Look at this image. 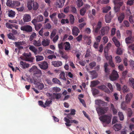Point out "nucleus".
Wrapping results in <instances>:
<instances>
[{"label":"nucleus","mask_w":134,"mask_h":134,"mask_svg":"<svg viewBox=\"0 0 134 134\" xmlns=\"http://www.w3.org/2000/svg\"><path fill=\"white\" fill-rule=\"evenodd\" d=\"M23 55V56H21L20 57V58L22 60L31 62H33V58L32 57L31 54L30 53H24Z\"/></svg>","instance_id":"1"},{"label":"nucleus","mask_w":134,"mask_h":134,"mask_svg":"<svg viewBox=\"0 0 134 134\" xmlns=\"http://www.w3.org/2000/svg\"><path fill=\"white\" fill-rule=\"evenodd\" d=\"M111 115H104L100 116L99 119L103 123L105 122L108 124L111 121Z\"/></svg>","instance_id":"2"},{"label":"nucleus","mask_w":134,"mask_h":134,"mask_svg":"<svg viewBox=\"0 0 134 134\" xmlns=\"http://www.w3.org/2000/svg\"><path fill=\"white\" fill-rule=\"evenodd\" d=\"M46 95L51 100L54 99H58L61 97L62 94L61 93H53V94L49 93H46Z\"/></svg>","instance_id":"3"},{"label":"nucleus","mask_w":134,"mask_h":134,"mask_svg":"<svg viewBox=\"0 0 134 134\" xmlns=\"http://www.w3.org/2000/svg\"><path fill=\"white\" fill-rule=\"evenodd\" d=\"M119 77V75L117 71L114 70L112 72L111 75L110 76V79L111 81L116 80Z\"/></svg>","instance_id":"4"},{"label":"nucleus","mask_w":134,"mask_h":134,"mask_svg":"<svg viewBox=\"0 0 134 134\" xmlns=\"http://www.w3.org/2000/svg\"><path fill=\"white\" fill-rule=\"evenodd\" d=\"M20 29L22 31H25L27 32H30L32 31V27L29 25H26L21 27Z\"/></svg>","instance_id":"5"},{"label":"nucleus","mask_w":134,"mask_h":134,"mask_svg":"<svg viewBox=\"0 0 134 134\" xmlns=\"http://www.w3.org/2000/svg\"><path fill=\"white\" fill-rule=\"evenodd\" d=\"M133 94L131 93L127 94L125 96V102L127 103H129L133 97Z\"/></svg>","instance_id":"6"},{"label":"nucleus","mask_w":134,"mask_h":134,"mask_svg":"<svg viewBox=\"0 0 134 134\" xmlns=\"http://www.w3.org/2000/svg\"><path fill=\"white\" fill-rule=\"evenodd\" d=\"M38 65L41 69L43 70L47 69L48 67V64L45 61L38 64Z\"/></svg>","instance_id":"7"},{"label":"nucleus","mask_w":134,"mask_h":134,"mask_svg":"<svg viewBox=\"0 0 134 134\" xmlns=\"http://www.w3.org/2000/svg\"><path fill=\"white\" fill-rule=\"evenodd\" d=\"M95 104L99 106L107 105V103L100 99L96 100H95Z\"/></svg>","instance_id":"8"},{"label":"nucleus","mask_w":134,"mask_h":134,"mask_svg":"<svg viewBox=\"0 0 134 134\" xmlns=\"http://www.w3.org/2000/svg\"><path fill=\"white\" fill-rule=\"evenodd\" d=\"M65 0H58V2L55 3L56 5L59 8H62L64 5Z\"/></svg>","instance_id":"9"},{"label":"nucleus","mask_w":134,"mask_h":134,"mask_svg":"<svg viewBox=\"0 0 134 134\" xmlns=\"http://www.w3.org/2000/svg\"><path fill=\"white\" fill-rule=\"evenodd\" d=\"M52 64L55 67H59L62 65V62L60 61H53L52 62Z\"/></svg>","instance_id":"10"},{"label":"nucleus","mask_w":134,"mask_h":134,"mask_svg":"<svg viewBox=\"0 0 134 134\" xmlns=\"http://www.w3.org/2000/svg\"><path fill=\"white\" fill-rule=\"evenodd\" d=\"M23 20L24 22H28L31 20V17L30 15L25 14L23 17Z\"/></svg>","instance_id":"11"},{"label":"nucleus","mask_w":134,"mask_h":134,"mask_svg":"<svg viewBox=\"0 0 134 134\" xmlns=\"http://www.w3.org/2000/svg\"><path fill=\"white\" fill-rule=\"evenodd\" d=\"M20 65L21 67L23 69H25L28 68L30 66V65L25 62L21 61L20 62Z\"/></svg>","instance_id":"12"},{"label":"nucleus","mask_w":134,"mask_h":134,"mask_svg":"<svg viewBox=\"0 0 134 134\" xmlns=\"http://www.w3.org/2000/svg\"><path fill=\"white\" fill-rule=\"evenodd\" d=\"M98 88L99 89L104 91L107 93H110L109 90L104 85H102L100 86H98Z\"/></svg>","instance_id":"13"},{"label":"nucleus","mask_w":134,"mask_h":134,"mask_svg":"<svg viewBox=\"0 0 134 134\" xmlns=\"http://www.w3.org/2000/svg\"><path fill=\"white\" fill-rule=\"evenodd\" d=\"M122 128V126L120 124H116L113 126V128L116 131H118Z\"/></svg>","instance_id":"14"},{"label":"nucleus","mask_w":134,"mask_h":134,"mask_svg":"<svg viewBox=\"0 0 134 134\" xmlns=\"http://www.w3.org/2000/svg\"><path fill=\"white\" fill-rule=\"evenodd\" d=\"M34 1L32 0H28L27 2V7L29 10H31L32 8V4Z\"/></svg>","instance_id":"15"},{"label":"nucleus","mask_w":134,"mask_h":134,"mask_svg":"<svg viewBox=\"0 0 134 134\" xmlns=\"http://www.w3.org/2000/svg\"><path fill=\"white\" fill-rule=\"evenodd\" d=\"M42 79L43 81H46L49 85H52L53 83L51 81L49 80V79L47 78L46 76L44 75L43 76Z\"/></svg>","instance_id":"16"},{"label":"nucleus","mask_w":134,"mask_h":134,"mask_svg":"<svg viewBox=\"0 0 134 134\" xmlns=\"http://www.w3.org/2000/svg\"><path fill=\"white\" fill-rule=\"evenodd\" d=\"M50 41L48 39H43L42 42V44L44 46H46L49 45Z\"/></svg>","instance_id":"17"},{"label":"nucleus","mask_w":134,"mask_h":134,"mask_svg":"<svg viewBox=\"0 0 134 134\" xmlns=\"http://www.w3.org/2000/svg\"><path fill=\"white\" fill-rule=\"evenodd\" d=\"M64 119L65 122L68 123H74L75 124H77L78 123V121L76 120H70L69 119L65 117L64 118Z\"/></svg>","instance_id":"18"},{"label":"nucleus","mask_w":134,"mask_h":134,"mask_svg":"<svg viewBox=\"0 0 134 134\" xmlns=\"http://www.w3.org/2000/svg\"><path fill=\"white\" fill-rule=\"evenodd\" d=\"M8 15L9 17L11 18L14 17L15 15V12L12 10H8Z\"/></svg>","instance_id":"19"},{"label":"nucleus","mask_w":134,"mask_h":134,"mask_svg":"<svg viewBox=\"0 0 134 134\" xmlns=\"http://www.w3.org/2000/svg\"><path fill=\"white\" fill-rule=\"evenodd\" d=\"M64 44L65 46V50L68 51L70 50V45L69 42H65L64 43Z\"/></svg>","instance_id":"20"},{"label":"nucleus","mask_w":134,"mask_h":134,"mask_svg":"<svg viewBox=\"0 0 134 134\" xmlns=\"http://www.w3.org/2000/svg\"><path fill=\"white\" fill-rule=\"evenodd\" d=\"M21 3L20 2L18 1H13V4L12 6V8H15L16 7H19Z\"/></svg>","instance_id":"21"},{"label":"nucleus","mask_w":134,"mask_h":134,"mask_svg":"<svg viewBox=\"0 0 134 134\" xmlns=\"http://www.w3.org/2000/svg\"><path fill=\"white\" fill-rule=\"evenodd\" d=\"M110 107L112 111L113 114L114 115L116 114L117 113L118 111L114 107V105L113 104H111Z\"/></svg>","instance_id":"22"},{"label":"nucleus","mask_w":134,"mask_h":134,"mask_svg":"<svg viewBox=\"0 0 134 134\" xmlns=\"http://www.w3.org/2000/svg\"><path fill=\"white\" fill-rule=\"evenodd\" d=\"M125 16L124 13H121L118 18L119 21L120 23H121L125 18Z\"/></svg>","instance_id":"23"},{"label":"nucleus","mask_w":134,"mask_h":134,"mask_svg":"<svg viewBox=\"0 0 134 134\" xmlns=\"http://www.w3.org/2000/svg\"><path fill=\"white\" fill-rule=\"evenodd\" d=\"M29 49L35 54V55H36L37 54V49L33 46H30L29 48Z\"/></svg>","instance_id":"24"},{"label":"nucleus","mask_w":134,"mask_h":134,"mask_svg":"<svg viewBox=\"0 0 134 134\" xmlns=\"http://www.w3.org/2000/svg\"><path fill=\"white\" fill-rule=\"evenodd\" d=\"M122 90L124 93H127L130 91V88L125 85L123 86Z\"/></svg>","instance_id":"25"},{"label":"nucleus","mask_w":134,"mask_h":134,"mask_svg":"<svg viewBox=\"0 0 134 134\" xmlns=\"http://www.w3.org/2000/svg\"><path fill=\"white\" fill-rule=\"evenodd\" d=\"M97 110L98 113L101 114H103L105 113L106 110H105L104 108H99L97 109Z\"/></svg>","instance_id":"26"},{"label":"nucleus","mask_w":134,"mask_h":134,"mask_svg":"<svg viewBox=\"0 0 134 134\" xmlns=\"http://www.w3.org/2000/svg\"><path fill=\"white\" fill-rule=\"evenodd\" d=\"M110 15H106L105 16V20L107 23H109L111 20V17H113L114 16V15L111 16L110 14Z\"/></svg>","instance_id":"27"},{"label":"nucleus","mask_w":134,"mask_h":134,"mask_svg":"<svg viewBox=\"0 0 134 134\" xmlns=\"http://www.w3.org/2000/svg\"><path fill=\"white\" fill-rule=\"evenodd\" d=\"M52 81L55 84H58L59 85H61V82L57 78H54L52 79Z\"/></svg>","instance_id":"28"},{"label":"nucleus","mask_w":134,"mask_h":134,"mask_svg":"<svg viewBox=\"0 0 134 134\" xmlns=\"http://www.w3.org/2000/svg\"><path fill=\"white\" fill-rule=\"evenodd\" d=\"M133 38L131 36L126 38L125 40L126 42V43H129L132 42Z\"/></svg>","instance_id":"29"},{"label":"nucleus","mask_w":134,"mask_h":134,"mask_svg":"<svg viewBox=\"0 0 134 134\" xmlns=\"http://www.w3.org/2000/svg\"><path fill=\"white\" fill-rule=\"evenodd\" d=\"M73 34H78L80 33V31L78 28L76 26H74L72 29Z\"/></svg>","instance_id":"30"},{"label":"nucleus","mask_w":134,"mask_h":134,"mask_svg":"<svg viewBox=\"0 0 134 134\" xmlns=\"http://www.w3.org/2000/svg\"><path fill=\"white\" fill-rule=\"evenodd\" d=\"M109 27L108 26L103 27L101 29V32L102 33H107L109 31Z\"/></svg>","instance_id":"31"},{"label":"nucleus","mask_w":134,"mask_h":134,"mask_svg":"<svg viewBox=\"0 0 134 134\" xmlns=\"http://www.w3.org/2000/svg\"><path fill=\"white\" fill-rule=\"evenodd\" d=\"M115 7H114V10L115 12L116 13L119 11L120 10V7L118 6V4L115 2H114Z\"/></svg>","instance_id":"32"},{"label":"nucleus","mask_w":134,"mask_h":134,"mask_svg":"<svg viewBox=\"0 0 134 134\" xmlns=\"http://www.w3.org/2000/svg\"><path fill=\"white\" fill-rule=\"evenodd\" d=\"M60 78L64 80H66V79L65 77V74L63 71L59 75Z\"/></svg>","instance_id":"33"},{"label":"nucleus","mask_w":134,"mask_h":134,"mask_svg":"<svg viewBox=\"0 0 134 134\" xmlns=\"http://www.w3.org/2000/svg\"><path fill=\"white\" fill-rule=\"evenodd\" d=\"M52 101L51 100H47L46 101V102L44 103V105L43 106L44 108H45L47 107L50 106V104H52Z\"/></svg>","instance_id":"34"},{"label":"nucleus","mask_w":134,"mask_h":134,"mask_svg":"<svg viewBox=\"0 0 134 134\" xmlns=\"http://www.w3.org/2000/svg\"><path fill=\"white\" fill-rule=\"evenodd\" d=\"M121 109L123 110H125L127 109V107L125 104L124 101H123L121 102Z\"/></svg>","instance_id":"35"},{"label":"nucleus","mask_w":134,"mask_h":134,"mask_svg":"<svg viewBox=\"0 0 134 134\" xmlns=\"http://www.w3.org/2000/svg\"><path fill=\"white\" fill-rule=\"evenodd\" d=\"M93 77V79L96 78L97 77V74L95 70H93L89 72Z\"/></svg>","instance_id":"36"},{"label":"nucleus","mask_w":134,"mask_h":134,"mask_svg":"<svg viewBox=\"0 0 134 134\" xmlns=\"http://www.w3.org/2000/svg\"><path fill=\"white\" fill-rule=\"evenodd\" d=\"M101 22H98L97 26L96 28L95 29L94 31L95 32L97 33L99 30L100 29L101 27Z\"/></svg>","instance_id":"37"},{"label":"nucleus","mask_w":134,"mask_h":134,"mask_svg":"<svg viewBox=\"0 0 134 134\" xmlns=\"http://www.w3.org/2000/svg\"><path fill=\"white\" fill-rule=\"evenodd\" d=\"M52 90L53 92H60L61 90V89L57 87H54L52 88Z\"/></svg>","instance_id":"38"},{"label":"nucleus","mask_w":134,"mask_h":134,"mask_svg":"<svg viewBox=\"0 0 134 134\" xmlns=\"http://www.w3.org/2000/svg\"><path fill=\"white\" fill-rule=\"evenodd\" d=\"M38 8V4L37 3L34 2H33L32 8L34 10H36Z\"/></svg>","instance_id":"39"},{"label":"nucleus","mask_w":134,"mask_h":134,"mask_svg":"<svg viewBox=\"0 0 134 134\" xmlns=\"http://www.w3.org/2000/svg\"><path fill=\"white\" fill-rule=\"evenodd\" d=\"M115 61L116 63H120L122 59L119 56H117L115 57Z\"/></svg>","instance_id":"40"},{"label":"nucleus","mask_w":134,"mask_h":134,"mask_svg":"<svg viewBox=\"0 0 134 134\" xmlns=\"http://www.w3.org/2000/svg\"><path fill=\"white\" fill-rule=\"evenodd\" d=\"M36 61L38 62L40 61L43 60L44 59L43 57V56L38 55L36 56Z\"/></svg>","instance_id":"41"},{"label":"nucleus","mask_w":134,"mask_h":134,"mask_svg":"<svg viewBox=\"0 0 134 134\" xmlns=\"http://www.w3.org/2000/svg\"><path fill=\"white\" fill-rule=\"evenodd\" d=\"M86 9L85 8H83L80 10V14L82 16L84 15L86 13Z\"/></svg>","instance_id":"42"},{"label":"nucleus","mask_w":134,"mask_h":134,"mask_svg":"<svg viewBox=\"0 0 134 134\" xmlns=\"http://www.w3.org/2000/svg\"><path fill=\"white\" fill-rule=\"evenodd\" d=\"M70 22L72 24H73L74 22L75 18L74 16L72 15H69Z\"/></svg>","instance_id":"43"},{"label":"nucleus","mask_w":134,"mask_h":134,"mask_svg":"<svg viewBox=\"0 0 134 134\" xmlns=\"http://www.w3.org/2000/svg\"><path fill=\"white\" fill-rule=\"evenodd\" d=\"M37 70V67L35 66H33L29 70V71L30 72H33L34 73L35 71Z\"/></svg>","instance_id":"44"},{"label":"nucleus","mask_w":134,"mask_h":134,"mask_svg":"<svg viewBox=\"0 0 134 134\" xmlns=\"http://www.w3.org/2000/svg\"><path fill=\"white\" fill-rule=\"evenodd\" d=\"M43 17L42 15H40L36 17V19L38 22L42 21L43 20Z\"/></svg>","instance_id":"45"},{"label":"nucleus","mask_w":134,"mask_h":134,"mask_svg":"<svg viewBox=\"0 0 134 134\" xmlns=\"http://www.w3.org/2000/svg\"><path fill=\"white\" fill-rule=\"evenodd\" d=\"M7 6L8 7H11L12 8V6L13 4V2L11 0H8L6 3Z\"/></svg>","instance_id":"46"},{"label":"nucleus","mask_w":134,"mask_h":134,"mask_svg":"<svg viewBox=\"0 0 134 134\" xmlns=\"http://www.w3.org/2000/svg\"><path fill=\"white\" fill-rule=\"evenodd\" d=\"M33 44L35 46H39L41 45V42L38 41L36 40L34 41Z\"/></svg>","instance_id":"47"},{"label":"nucleus","mask_w":134,"mask_h":134,"mask_svg":"<svg viewBox=\"0 0 134 134\" xmlns=\"http://www.w3.org/2000/svg\"><path fill=\"white\" fill-rule=\"evenodd\" d=\"M118 115L121 121H122L124 119V115L122 112H119L118 113Z\"/></svg>","instance_id":"48"},{"label":"nucleus","mask_w":134,"mask_h":134,"mask_svg":"<svg viewBox=\"0 0 134 134\" xmlns=\"http://www.w3.org/2000/svg\"><path fill=\"white\" fill-rule=\"evenodd\" d=\"M111 9V7L110 6L106 7L103 8V13H107Z\"/></svg>","instance_id":"49"},{"label":"nucleus","mask_w":134,"mask_h":134,"mask_svg":"<svg viewBox=\"0 0 134 134\" xmlns=\"http://www.w3.org/2000/svg\"><path fill=\"white\" fill-rule=\"evenodd\" d=\"M108 65L107 63H105L104 64V67L105 68V72L107 74L109 73L110 72L109 70L107 68Z\"/></svg>","instance_id":"50"},{"label":"nucleus","mask_w":134,"mask_h":134,"mask_svg":"<svg viewBox=\"0 0 134 134\" xmlns=\"http://www.w3.org/2000/svg\"><path fill=\"white\" fill-rule=\"evenodd\" d=\"M127 115L129 117H131L133 114V111L130 108H129L127 109Z\"/></svg>","instance_id":"51"},{"label":"nucleus","mask_w":134,"mask_h":134,"mask_svg":"<svg viewBox=\"0 0 134 134\" xmlns=\"http://www.w3.org/2000/svg\"><path fill=\"white\" fill-rule=\"evenodd\" d=\"M98 81H93L91 82V86L92 87H94L98 85Z\"/></svg>","instance_id":"52"},{"label":"nucleus","mask_w":134,"mask_h":134,"mask_svg":"<svg viewBox=\"0 0 134 134\" xmlns=\"http://www.w3.org/2000/svg\"><path fill=\"white\" fill-rule=\"evenodd\" d=\"M129 83L133 87L134 86V79L133 78H130L129 79Z\"/></svg>","instance_id":"53"},{"label":"nucleus","mask_w":134,"mask_h":134,"mask_svg":"<svg viewBox=\"0 0 134 134\" xmlns=\"http://www.w3.org/2000/svg\"><path fill=\"white\" fill-rule=\"evenodd\" d=\"M77 5L78 7H81L83 4L82 0H77Z\"/></svg>","instance_id":"54"},{"label":"nucleus","mask_w":134,"mask_h":134,"mask_svg":"<svg viewBox=\"0 0 134 134\" xmlns=\"http://www.w3.org/2000/svg\"><path fill=\"white\" fill-rule=\"evenodd\" d=\"M8 38L10 39L14 40L15 38L14 34H8L7 35Z\"/></svg>","instance_id":"55"},{"label":"nucleus","mask_w":134,"mask_h":134,"mask_svg":"<svg viewBox=\"0 0 134 134\" xmlns=\"http://www.w3.org/2000/svg\"><path fill=\"white\" fill-rule=\"evenodd\" d=\"M105 57L106 59L109 60V62L112 60V57L111 55L108 56V54H105Z\"/></svg>","instance_id":"56"},{"label":"nucleus","mask_w":134,"mask_h":134,"mask_svg":"<svg viewBox=\"0 0 134 134\" xmlns=\"http://www.w3.org/2000/svg\"><path fill=\"white\" fill-rule=\"evenodd\" d=\"M35 26V30L37 31H38L42 27V25L41 24H39Z\"/></svg>","instance_id":"57"},{"label":"nucleus","mask_w":134,"mask_h":134,"mask_svg":"<svg viewBox=\"0 0 134 134\" xmlns=\"http://www.w3.org/2000/svg\"><path fill=\"white\" fill-rule=\"evenodd\" d=\"M65 15L63 13L58 14V17L59 18H64L65 17Z\"/></svg>","instance_id":"58"},{"label":"nucleus","mask_w":134,"mask_h":134,"mask_svg":"<svg viewBox=\"0 0 134 134\" xmlns=\"http://www.w3.org/2000/svg\"><path fill=\"white\" fill-rule=\"evenodd\" d=\"M14 44L16 46L19 47L20 46L22 45L23 44V42H15Z\"/></svg>","instance_id":"59"},{"label":"nucleus","mask_w":134,"mask_h":134,"mask_svg":"<svg viewBox=\"0 0 134 134\" xmlns=\"http://www.w3.org/2000/svg\"><path fill=\"white\" fill-rule=\"evenodd\" d=\"M96 62H93L89 64V66L92 69L96 66Z\"/></svg>","instance_id":"60"},{"label":"nucleus","mask_w":134,"mask_h":134,"mask_svg":"<svg viewBox=\"0 0 134 134\" xmlns=\"http://www.w3.org/2000/svg\"><path fill=\"white\" fill-rule=\"evenodd\" d=\"M122 49L120 48H118L116 52L117 54L118 55H121L122 54Z\"/></svg>","instance_id":"61"},{"label":"nucleus","mask_w":134,"mask_h":134,"mask_svg":"<svg viewBox=\"0 0 134 134\" xmlns=\"http://www.w3.org/2000/svg\"><path fill=\"white\" fill-rule=\"evenodd\" d=\"M57 14L56 13H54L52 14H50L49 17L51 19V20L56 18V16Z\"/></svg>","instance_id":"62"},{"label":"nucleus","mask_w":134,"mask_h":134,"mask_svg":"<svg viewBox=\"0 0 134 134\" xmlns=\"http://www.w3.org/2000/svg\"><path fill=\"white\" fill-rule=\"evenodd\" d=\"M130 65L131 67L133 69L134 68V61L131 59L129 61Z\"/></svg>","instance_id":"63"},{"label":"nucleus","mask_w":134,"mask_h":134,"mask_svg":"<svg viewBox=\"0 0 134 134\" xmlns=\"http://www.w3.org/2000/svg\"><path fill=\"white\" fill-rule=\"evenodd\" d=\"M92 93L93 95H95L98 94L99 93L98 90L95 88H93L92 89Z\"/></svg>","instance_id":"64"}]
</instances>
